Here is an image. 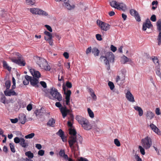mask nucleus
<instances>
[{"label": "nucleus", "mask_w": 161, "mask_h": 161, "mask_svg": "<svg viewBox=\"0 0 161 161\" xmlns=\"http://www.w3.org/2000/svg\"><path fill=\"white\" fill-rule=\"evenodd\" d=\"M69 133L70 135L68 142L72 152L75 154L76 151L79 150L78 143L76 139V133L75 130L73 129H70Z\"/></svg>", "instance_id": "1"}, {"label": "nucleus", "mask_w": 161, "mask_h": 161, "mask_svg": "<svg viewBox=\"0 0 161 161\" xmlns=\"http://www.w3.org/2000/svg\"><path fill=\"white\" fill-rule=\"evenodd\" d=\"M100 59L101 61L104 62L107 69L109 70L110 69L109 63L114 62V56L112 53L108 52L106 53L105 56H101Z\"/></svg>", "instance_id": "2"}, {"label": "nucleus", "mask_w": 161, "mask_h": 161, "mask_svg": "<svg viewBox=\"0 0 161 161\" xmlns=\"http://www.w3.org/2000/svg\"><path fill=\"white\" fill-rule=\"evenodd\" d=\"M30 72L33 76H31L30 83L32 86L35 87L36 88L39 87V78L41 76L40 72L37 71L35 70L34 69H30Z\"/></svg>", "instance_id": "3"}, {"label": "nucleus", "mask_w": 161, "mask_h": 161, "mask_svg": "<svg viewBox=\"0 0 161 161\" xmlns=\"http://www.w3.org/2000/svg\"><path fill=\"white\" fill-rule=\"evenodd\" d=\"M35 59L36 64L41 69L46 71H49L50 70V67L45 59L39 57H36L35 58Z\"/></svg>", "instance_id": "4"}, {"label": "nucleus", "mask_w": 161, "mask_h": 161, "mask_svg": "<svg viewBox=\"0 0 161 161\" xmlns=\"http://www.w3.org/2000/svg\"><path fill=\"white\" fill-rule=\"evenodd\" d=\"M55 106L59 108L63 118H65L68 114H69L71 119H73V115L70 114V110L68 109L66 106H62V105L59 102H57L55 103Z\"/></svg>", "instance_id": "5"}, {"label": "nucleus", "mask_w": 161, "mask_h": 161, "mask_svg": "<svg viewBox=\"0 0 161 161\" xmlns=\"http://www.w3.org/2000/svg\"><path fill=\"white\" fill-rule=\"evenodd\" d=\"M50 93L51 97L48 96L46 93V96L48 97L51 99H57V101H61L62 100V97L61 95L58 92V90L55 88H51Z\"/></svg>", "instance_id": "6"}, {"label": "nucleus", "mask_w": 161, "mask_h": 161, "mask_svg": "<svg viewBox=\"0 0 161 161\" xmlns=\"http://www.w3.org/2000/svg\"><path fill=\"white\" fill-rule=\"evenodd\" d=\"M76 119L85 130H88L92 128V126L86 118L81 116H77L76 117Z\"/></svg>", "instance_id": "7"}, {"label": "nucleus", "mask_w": 161, "mask_h": 161, "mask_svg": "<svg viewBox=\"0 0 161 161\" xmlns=\"http://www.w3.org/2000/svg\"><path fill=\"white\" fill-rule=\"evenodd\" d=\"M14 55L17 56V59L13 58H10L12 61L15 63L18 64L19 65L23 66L25 64V61L23 59L21 55L19 53L15 52L14 53Z\"/></svg>", "instance_id": "8"}, {"label": "nucleus", "mask_w": 161, "mask_h": 161, "mask_svg": "<svg viewBox=\"0 0 161 161\" xmlns=\"http://www.w3.org/2000/svg\"><path fill=\"white\" fill-rule=\"evenodd\" d=\"M63 89L64 91V94L65 95V100H63L64 103L65 102L66 105L69 106V107L70 108V97L71 94V92L70 90H68L64 85V84L63 85Z\"/></svg>", "instance_id": "9"}, {"label": "nucleus", "mask_w": 161, "mask_h": 161, "mask_svg": "<svg viewBox=\"0 0 161 161\" xmlns=\"http://www.w3.org/2000/svg\"><path fill=\"white\" fill-rule=\"evenodd\" d=\"M111 6L118 9L125 11L126 10V5L123 3H118L116 1H111L110 2Z\"/></svg>", "instance_id": "10"}, {"label": "nucleus", "mask_w": 161, "mask_h": 161, "mask_svg": "<svg viewBox=\"0 0 161 161\" xmlns=\"http://www.w3.org/2000/svg\"><path fill=\"white\" fill-rule=\"evenodd\" d=\"M142 146L145 149H149L152 145V139L148 136L142 139L141 140Z\"/></svg>", "instance_id": "11"}, {"label": "nucleus", "mask_w": 161, "mask_h": 161, "mask_svg": "<svg viewBox=\"0 0 161 161\" xmlns=\"http://www.w3.org/2000/svg\"><path fill=\"white\" fill-rule=\"evenodd\" d=\"M125 97L128 100L132 103L135 102L134 97L130 90H125Z\"/></svg>", "instance_id": "12"}, {"label": "nucleus", "mask_w": 161, "mask_h": 161, "mask_svg": "<svg viewBox=\"0 0 161 161\" xmlns=\"http://www.w3.org/2000/svg\"><path fill=\"white\" fill-rule=\"evenodd\" d=\"M130 14L134 16L136 20L138 22L141 21L140 17L138 12L134 9H132L130 10Z\"/></svg>", "instance_id": "13"}, {"label": "nucleus", "mask_w": 161, "mask_h": 161, "mask_svg": "<svg viewBox=\"0 0 161 161\" xmlns=\"http://www.w3.org/2000/svg\"><path fill=\"white\" fill-rule=\"evenodd\" d=\"M63 2V6L68 10H71L75 8L74 5H71L69 3V0H64Z\"/></svg>", "instance_id": "14"}, {"label": "nucleus", "mask_w": 161, "mask_h": 161, "mask_svg": "<svg viewBox=\"0 0 161 161\" xmlns=\"http://www.w3.org/2000/svg\"><path fill=\"white\" fill-rule=\"evenodd\" d=\"M59 155L65 159H67L68 161H74V160L70 158H69L67 154H65V151L64 150L61 149L59 152Z\"/></svg>", "instance_id": "15"}, {"label": "nucleus", "mask_w": 161, "mask_h": 161, "mask_svg": "<svg viewBox=\"0 0 161 161\" xmlns=\"http://www.w3.org/2000/svg\"><path fill=\"white\" fill-rule=\"evenodd\" d=\"M152 25L149 19H147L145 23H144L142 26V29L144 31H146L147 28H150Z\"/></svg>", "instance_id": "16"}, {"label": "nucleus", "mask_w": 161, "mask_h": 161, "mask_svg": "<svg viewBox=\"0 0 161 161\" xmlns=\"http://www.w3.org/2000/svg\"><path fill=\"white\" fill-rule=\"evenodd\" d=\"M150 127L151 129L155 133L159 135H161V132L160 130L155 125L153 124L150 125Z\"/></svg>", "instance_id": "17"}, {"label": "nucleus", "mask_w": 161, "mask_h": 161, "mask_svg": "<svg viewBox=\"0 0 161 161\" xmlns=\"http://www.w3.org/2000/svg\"><path fill=\"white\" fill-rule=\"evenodd\" d=\"M4 93L6 96H10L17 95L16 93L12 89H10L9 91L6 90L4 91Z\"/></svg>", "instance_id": "18"}, {"label": "nucleus", "mask_w": 161, "mask_h": 161, "mask_svg": "<svg viewBox=\"0 0 161 161\" xmlns=\"http://www.w3.org/2000/svg\"><path fill=\"white\" fill-rule=\"evenodd\" d=\"M125 78H121L119 75L117 76L115 78L116 82L119 85H122L124 82Z\"/></svg>", "instance_id": "19"}, {"label": "nucleus", "mask_w": 161, "mask_h": 161, "mask_svg": "<svg viewBox=\"0 0 161 161\" xmlns=\"http://www.w3.org/2000/svg\"><path fill=\"white\" fill-rule=\"evenodd\" d=\"M100 27L102 30L106 31L110 29V25L108 24L103 22L101 24Z\"/></svg>", "instance_id": "20"}, {"label": "nucleus", "mask_w": 161, "mask_h": 161, "mask_svg": "<svg viewBox=\"0 0 161 161\" xmlns=\"http://www.w3.org/2000/svg\"><path fill=\"white\" fill-rule=\"evenodd\" d=\"M25 115L24 114H22L19 115V120L22 124H24L26 121Z\"/></svg>", "instance_id": "21"}, {"label": "nucleus", "mask_w": 161, "mask_h": 161, "mask_svg": "<svg viewBox=\"0 0 161 161\" xmlns=\"http://www.w3.org/2000/svg\"><path fill=\"white\" fill-rule=\"evenodd\" d=\"M30 12L33 14H38L40 9L37 8H30Z\"/></svg>", "instance_id": "22"}, {"label": "nucleus", "mask_w": 161, "mask_h": 161, "mask_svg": "<svg viewBox=\"0 0 161 161\" xmlns=\"http://www.w3.org/2000/svg\"><path fill=\"white\" fill-rule=\"evenodd\" d=\"M134 108L135 110L138 111L139 115L140 116H142L143 114V111L142 108L138 106H134Z\"/></svg>", "instance_id": "23"}, {"label": "nucleus", "mask_w": 161, "mask_h": 161, "mask_svg": "<svg viewBox=\"0 0 161 161\" xmlns=\"http://www.w3.org/2000/svg\"><path fill=\"white\" fill-rule=\"evenodd\" d=\"M20 145L23 147L25 148L28 146V143L25 142V140L23 138H21Z\"/></svg>", "instance_id": "24"}, {"label": "nucleus", "mask_w": 161, "mask_h": 161, "mask_svg": "<svg viewBox=\"0 0 161 161\" xmlns=\"http://www.w3.org/2000/svg\"><path fill=\"white\" fill-rule=\"evenodd\" d=\"M130 61H131V60L130 58H128L125 55L122 56L121 57V61L122 63L123 64H125Z\"/></svg>", "instance_id": "25"}, {"label": "nucleus", "mask_w": 161, "mask_h": 161, "mask_svg": "<svg viewBox=\"0 0 161 161\" xmlns=\"http://www.w3.org/2000/svg\"><path fill=\"white\" fill-rule=\"evenodd\" d=\"M154 114L151 111H148L147 112L146 116L148 119H151L154 118Z\"/></svg>", "instance_id": "26"}, {"label": "nucleus", "mask_w": 161, "mask_h": 161, "mask_svg": "<svg viewBox=\"0 0 161 161\" xmlns=\"http://www.w3.org/2000/svg\"><path fill=\"white\" fill-rule=\"evenodd\" d=\"M31 76L26 75L25 76V80H23V83L24 85H27L29 81L30 82Z\"/></svg>", "instance_id": "27"}, {"label": "nucleus", "mask_w": 161, "mask_h": 161, "mask_svg": "<svg viewBox=\"0 0 161 161\" xmlns=\"http://www.w3.org/2000/svg\"><path fill=\"white\" fill-rule=\"evenodd\" d=\"M92 52L95 56H98L99 55L100 51L96 47H94L92 49Z\"/></svg>", "instance_id": "28"}, {"label": "nucleus", "mask_w": 161, "mask_h": 161, "mask_svg": "<svg viewBox=\"0 0 161 161\" xmlns=\"http://www.w3.org/2000/svg\"><path fill=\"white\" fill-rule=\"evenodd\" d=\"M55 123V120L53 118L50 119L47 123V125L49 126L53 127Z\"/></svg>", "instance_id": "29"}, {"label": "nucleus", "mask_w": 161, "mask_h": 161, "mask_svg": "<svg viewBox=\"0 0 161 161\" xmlns=\"http://www.w3.org/2000/svg\"><path fill=\"white\" fill-rule=\"evenodd\" d=\"M26 4L30 6L34 5L35 4V0H25Z\"/></svg>", "instance_id": "30"}, {"label": "nucleus", "mask_w": 161, "mask_h": 161, "mask_svg": "<svg viewBox=\"0 0 161 161\" xmlns=\"http://www.w3.org/2000/svg\"><path fill=\"white\" fill-rule=\"evenodd\" d=\"M3 67L4 68L7 69L9 71H11V68L8 65L7 63L5 61H3Z\"/></svg>", "instance_id": "31"}, {"label": "nucleus", "mask_w": 161, "mask_h": 161, "mask_svg": "<svg viewBox=\"0 0 161 161\" xmlns=\"http://www.w3.org/2000/svg\"><path fill=\"white\" fill-rule=\"evenodd\" d=\"M157 29L159 32H161V19H159L157 22Z\"/></svg>", "instance_id": "32"}, {"label": "nucleus", "mask_w": 161, "mask_h": 161, "mask_svg": "<svg viewBox=\"0 0 161 161\" xmlns=\"http://www.w3.org/2000/svg\"><path fill=\"white\" fill-rule=\"evenodd\" d=\"M0 100L1 102L5 104L6 103V97L3 94H0Z\"/></svg>", "instance_id": "33"}, {"label": "nucleus", "mask_w": 161, "mask_h": 161, "mask_svg": "<svg viewBox=\"0 0 161 161\" xmlns=\"http://www.w3.org/2000/svg\"><path fill=\"white\" fill-rule=\"evenodd\" d=\"M44 33L46 36L47 39H51L52 38V34L49 32L47 31H45Z\"/></svg>", "instance_id": "34"}, {"label": "nucleus", "mask_w": 161, "mask_h": 161, "mask_svg": "<svg viewBox=\"0 0 161 161\" xmlns=\"http://www.w3.org/2000/svg\"><path fill=\"white\" fill-rule=\"evenodd\" d=\"M25 155L26 156H27L29 158L31 159L32 158L34 157L33 154L30 151L26 152L25 153Z\"/></svg>", "instance_id": "35"}, {"label": "nucleus", "mask_w": 161, "mask_h": 161, "mask_svg": "<svg viewBox=\"0 0 161 161\" xmlns=\"http://www.w3.org/2000/svg\"><path fill=\"white\" fill-rule=\"evenodd\" d=\"M157 41L158 45V46L161 45V32H159L157 37Z\"/></svg>", "instance_id": "36"}, {"label": "nucleus", "mask_w": 161, "mask_h": 161, "mask_svg": "<svg viewBox=\"0 0 161 161\" xmlns=\"http://www.w3.org/2000/svg\"><path fill=\"white\" fill-rule=\"evenodd\" d=\"M38 15H42V16H47L48 15V13L46 11L40 9L39 13Z\"/></svg>", "instance_id": "37"}, {"label": "nucleus", "mask_w": 161, "mask_h": 161, "mask_svg": "<svg viewBox=\"0 0 161 161\" xmlns=\"http://www.w3.org/2000/svg\"><path fill=\"white\" fill-rule=\"evenodd\" d=\"M87 111L89 116L91 118H93L94 117V114L93 112L90 108H87Z\"/></svg>", "instance_id": "38"}, {"label": "nucleus", "mask_w": 161, "mask_h": 161, "mask_svg": "<svg viewBox=\"0 0 161 161\" xmlns=\"http://www.w3.org/2000/svg\"><path fill=\"white\" fill-rule=\"evenodd\" d=\"M152 59L155 64H157L158 66L159 65L158 59L156 57H154Z\"/></svg>", "instance_id": "39"}, {"label": "nucleus", "mask_w": 161, "mask_h": 161, "mask_svg": "<svg viewBox=\"0 0 161 161\" xmlns=\"http://www.w3.org/2000/svg\"><path fill=\"white\" fill-rule=\"evenodd\" d=\"M35 136L34 133H31L28 135L25 136V138L26 139H31L32 138Z\"/></svg>", "instance_id": "40"}, {"label": "nucleus", "mask_w": 161, "mask_h": 161, "mask_svg": "<svg viewBox=\"0 0 161 161\" xmlns=\"http://www.w3.org/2000/svg\"><path fill=\"white\" fill-rule=\"evenodd\" d=\"M44 39L46 41L48 42V43H49V45L50 46H52L53 45V40L52 39V38L51 39H47L46 36H44Z\"/></svg>", "instance_id": "41"}, {"label": "nucleus", "mask_w": 161, "mask_h": 161, "mask_svg": "<svg viewBox=\"0 0 161 161\" xmlns=\"http://www.w3.org/2000/svg\"><path fill=\"white\" fill-rule=\"evenodd\" d=\"M9 146L10 148V150L11 152L13 153H15V150L14 148V145L13 143H9Z\"/></svg>", "instance_id": "42"}, {"label": "nucleus", "mask_w": 161, "mask_h": 161, "mask_svg": "<svg viewBox=\"0 0 161 161\" xmlns=\"http://www.w3.org/2000/svg\"><path fill=\"white\" fill-rule=\"evenodd\" d=\"M139 149L140 151L141 154L143 155H144L145 154L144 150L145 148L142 146H139Z\"/></svg>", "instance_id": "43"}, {"label": "nucleus", "mask_w": 161, "mask_h": 161, "mask_svg": "<svg viewBox=\"0 0 161 161\" xmlns=\"http://www.w3.org/2000/svg\"><path fill=\"white\" fill-rule=\"evenodd\" d=\"M7 90L11 86V82L9 80L6 81L5 83Z\"/></svg>", "instance_id": "44"}, {"label": "nucleus", "mask_w": 161, "mask_h": 161, "mask_svg": "<svg viewBox=\"0 0 161 161\" xmlns=\"http://www.w3.org/2000/svg\"><path fill=\"white\" fill-rule=\"evenodd\" d=\"M108 85L109 86L110 89L112 90L114 87V83L111 81H109L108 83Z\"/></svg>", "instance_id": "45"}, {"label": "nucleus", "mask_w": 161, "mask_h": 161, "mask_svg": "<svg viewBox=\"0 0 161 161\" xmlns=\"http://www.w3.org/2000/svg\"><path fill=\"white\" fill-rule=\"evenodd\" d=\"M57 134L59 135L61 137L64 136V133L61 129L59 130L58 131L57 133Z\"/></svg>", "instance_id": "46"}, {"label": "nucleus", "mask_w": 161, "mask_h": 161, "mask_svg": "<svg viewBox=\"0 0 161 161\" xmlns=\"http://www.w3.org/2000/svg\"><path fill=\"white\" fill-rule=\"evenodd\" d=\"M114 143L117 147H119L120 146V142L117 139H115L114 140Z\"/></svg>", "instance_id": "47"}, {"label": "nucleus", "mask_w": 161, "mask_h": 161, "mask_svg": "<svg viewBox=\"0 0 161 161\" xmlns=\"http://www.w3.org/2000/svg\"><path fill=\"white\" fill-rule=\"evenodd\" d=\"M14 141L16 143H19L20 142L21 138H19L18 137H16L14 138Z\"/></svg>", "instance_id": "48"}, {"label": "nucleus", "mask_w": 161, "mask_h": 161, "mask_svg": "<svg viewBox=\"0 0 161 161\" xmlns=\"http://www.w3.org/2000/svg\"><path fill=\"white\" fill-rule=\"evenodd\" d=\"M41 109L40 110H37L35 112V114L36 116H41L42 115V113L41 112Z\"/></svg>", "instance_id": "49"}, {"label": "nucleus", "mask_w": 161, "mask_h": 161, "mask_svg": "<svg viewBox=\"0 0 161 161\" xmlns=\"http://www.w3.org/2000/svg\"><path fill=\"white\" fill-rule=\"evenodd\" d=\"M135 159L137 161H142V160L141 158H140L139 156L137 154H135L134 156Z\"/></svg>", "instance_id": "50"}, {"label": "nucleus", "mask_w": 161, "mask_h": 161, "mask_svg": "<svg viewBox=\"0 0 161 161\" xmlns=\"http://www.w3.org/2000/svg\"><path fill=\"white\" fill-rule=\"evenodd\" d=\"M110 48L111 50L114 52H115L117 50L116 47L113 45H111Z\"/></svg>", "instance_id": "51"}, {"label": "nucleus", "mask_w": 161, "mask_h": 161, "mask_svg": "<svg viewBox=\"0 0 161 161\" xmlns=\"http://www.w3.org/2000/svg\"><path fill=\"white\" fill-rule=\"evenodd\" d=\"M41 85L44 88L47 87V86L46 83L44 81H41L40 82Z\"/></svg>", "instance_id": "52"}, {"label": "nucleus", "mask_w": 161, "mask_h": 161, "mask_svg": "<svg viewBox=\"0 0 161 161\" xmlns=\"http://www.w3.org/2000/svg\"><path fill=\"white\" fill-rule=\"evenodd\" d=\"M66 86L69 88H71L72 87V85L71 83L67 81L66 83Z\"/></svg>", "instance_id": "53"}, {"label": "nucleus", "mask_w": 161, "mask_h": 161, "mask_svg": "<svg viewBox=\"0 0 161 161\" xmlns=\"http://www.w3.org/2000/svg\"><path fill=\"white\" fill-rule=\"evenodd\" d=\"M44 151L43 150H40L38 152V154L41 156H43L44 153Z\"/></svg>", "instance_id": "54"}, {"label": "nucleus", "mask_w": 161, "mask_h": 161, "mask_svg": "<svg viewBox=\"0 0 161 161\" xmlns=\"http://www.w3.org/2000/svg\"><path fill=\"white\" fill-rule=\"evenodd\" d=\"M96 38L97 40L98 41H101L102 39L101 36L99 34H97L96 35Z\"/></svg>", "instance_id": "55"}, {"label": "nucleus", "mask_w": 161, "mask_h": 161, "mask_svg": "<svg viewBox=\"0 0 161 161\" xmlns=\"http://www.w3.org/2000/svg\"><path fill=\"white\" fill-rule=\"evenodd\" d=\"M26 108L28 111H31L32 108V105L31 104H29L27 106Z\"/></svg>", "instance_id": "56"}, {"label": "nucleus", "mask_w": 161, "mask_h": 161, "mask_svg": "<svg viewBox=\"0 0 161 161\" xmlns=\"http://www.w3.org/2000/svg\"><path fill=\"white\" fill-rule=\"evenodd\" d=\"M10 121L12 123H16L18 120V119L17 118L12 119H10Z\"/></svg>", "instance_id": "57"}, {"label": "nucleus", "mask_w": 161, "mask_h": 161, "mask_svg": "<svg viewBox=\"0 0 161 161\" xmlns=\"http://www.w3.org/2000/svg\"><path fill=\"white\" fill-rule=\"evenodd\" d=\"M64 66L69 70H70V63L68 62L64 64Z\"/></svg>", "instance_id": "58"}, {"label": "nucleus", "mask_w": 161, "mask_h": 161, "mask_svg": "<svg viewBox=\"0 0 161 161\" xmlns=\"http://www.w3.org/2000/svg\"><path fill=\"white\" fill-rule=\"evenodd\" d=\"M45 26L49 31L50 32H52V29L50 26L48 25H45Z\"/></svg>", "instance_id": "59"}, {"label": "nucleus", "mask_w": 161, "mask_h": 161, "mask_svg": "<svg viewBox=\"0 0 161 161\" xmlns=\"http://www.w3.org/2000/svg\"><path fill=\"white\" fill-rule=\"evenodd\" d=\"M150 19L151 21L153 22H155L156 21V17L155 15H152L151 18Z\"/></svg>", "instance_id": "60"}, {"label": "nucleus", "mask_w": 161, "mask_h": 161, "mask_svg": "<svg viewBox=\"0 0 161 161\" xmlns=\"http://www.w3.org/2000/svg\"><path fill=\"white\" fill-rule=\"evenodd\" d=\"M63 55L66 58V59H68L69 58V54L66 52H65L63 54Z\"/></svg>", "instance_id": "61"}, {"label": "nucleus", "mask_w": 161, "mask_h": 161, "mask_svg": "<svg viewBox=\"0 0 161 161\" xmlns=\"http://www.w3.org/2000/svg\"><path fill=\"white\" fill-rule=\"evenodd\" d=\"M92 48L91 47H89L88 48H87L86 51V54H88L89 53H90L91 52V51H92Z\"/></svg>", "instance_id": "62"}, {"label": "nucleus", "mask_w": 161, "mask_h": 161, "mask_svg": "<svg viewBox=\"0 0 161 161\" xmlns=\"http://www.w3.org/2000/svg\"><path fill=\"white\" fill-rule=\"evenodd\" d=\"M155 113L158 115H160L161 113L160 112V109L159 108H157L155 109Z\"/></svg>", "instance_id": "63"}, {"label": "nucleus", "mask_w": 161, "mask_h": 161, "mask_svg": "<svg viewBox=\"0 0 161 161\" xmlns=\"http://www.w3.org/2000/svg\"><path fill=\"white\" fill-rule=\"evenodd\" d=\"M79 161H88V160L86 158L81 157L79 159Z\"/></svg>", "instance_id": "64"}]
</instances>
